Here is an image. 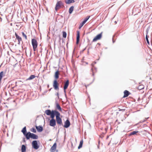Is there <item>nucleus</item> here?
<instances>
[{"label":"nucleus","instance_id":"4","mask_svg":"<svg viewBox=\"0 0 152 152\" xmlns=\"http://www.w3.org/2000/svg\"><path fill=\"white\" fill-rule=\"evenodd\" d=\"M64 7V4L61 1H58L56 3L55 7V10L57 11L58 10L61 8V7Z\"/></svg>","mask_w":152,"mask_h":152},{"label":"nucleus","instance_id":"57","mask_svg":"<svg viewBox=\"0 0 152 152\" xmlns=\"http://www.w3.org/2000/svg\"><path fill=\"white\" fill-rule=\"evenodd\" d=\"M52 89V88H50L49 89V91H50L51 90V89Z\"/></svg>","mask_w":152,"mask_h":152},{"label":"nucleus","instance_id":"49","mask_svg":"<svg viewBox=\"0 0 152 152\" xmlns=\"http://www.w3.org/2000/svg\"><path fill=\"white\" fill-rule=\"evenodd\" d=\"M49 84H48L47 85V87H48V88H49Z\"/></svg>","mask_w":152,"mask_h":152},{"label":"nucleus","instance_id":"63","mask_svg":"<svg viewBox=\"0 0 152 152\" xmlns=\"http://www.w3.org/2000/svg\"><path fill=\"white\" fill-rule=\"evenodd\" d=\"M65 96L66 97V95H65Z\"/></svg>","mask_w":152,"mask_h":152},{"label":"nucleus","instance_id":"24","mask_svg":"<svg viewBox=\"0 0 152 152\" xmlns=\"http://www.w3.org/2000/svg\"><path fill=\"white\" fill-rule=\"evenodd\" d=\"M15 36L16 37V39H17L18 41H22V38L20 37L17 33L15 32Z\"/></svg>","mask_w":152,"mask_h":152},{"label":"nucleus","instance_id":"7","mask_svg":"<svg viewBox=\"0 0 152 152\" xmlns=\"http://www.w3.org/2000/svg\"><path fill=\"white\" fill-rule=\"evenodd\" d=\"M102 32H101L100 34H97L93 39L92 42H95L97 40L100 39L102 37Z\"/></svg>","mask_w":152,"mask_h":152},{"label":"nucleus","instance_id":"52","mask_svg":"<svg viewBox=\"0 0 152 152\" xmlns=\"http://www.w3.org/2000/svg\"><path fill=\"white\" fill-rule=\"evenodd\" d=\"M108 138H109V136H107L106 137V139H107Z\"/></svg>","mask_w":152,"mask_h":152},{"label":"nucleus","instance_id":"59","mask_svg":"<svg viewBox=\"0 0 152 152\" xmlns=\"http://www.w3.org/2000/svg\"><path fill=\"white\" fill-rule=\"evenodd\" d=\"M89 50V48H88V53H89V51H88Z\"/></svg>","mask_w":152,"mask_h":152},{"label":"nucleus","instance_id":"29","mask_svg":"<svg viewBox=\"0 0 152 152\" xmlns=\"http://www.w3.org/2000/svg\"><path fill=\"white\" fill-rule=\"evenodd\" d=\"M36 77L34 75H31L27 79V80H30L34 79Z\"/></svg>","mask_w":152,"mask_h":152},{"label":"nucleus","instance_id":"2","mask_svg":"<svg viewBox=\"0 0 152 152\" xmlns=\"http://www.w3.org/2000/svg\"><path fill=\"white\" fill-rule=\"evenodd\" d=\"M60 113L56 110H52V113L50 115L51 118V119L56 120L54 119L55 117L56 116V118Z\"/></svg>","mask_w":152,"mask_h":152},{"label":"nucleus","instance_id":"9","mask_svg":"<svg viewBox=\"0 0 152 152\" xmlns=\"http://www.w3.org/2000/svg\"><path fill=\"white\" fill-rule=\"evenodd\" d=\"M70 125V121L68 119H67L64 122V124L63 126L66 128L69 127Z\"/></svg>","mask_w":152,"mask_h":152},{"label":"nucleus","instance_id":"22","mask_svg":"<svg viewBox=\"0 0 152 152\" xmlns=\"http://www.w3.org/2000/svg\"><path fill=\"white\" fill-rule=\"evenodd\" d=\"M56 109H58L59 111H61L62 110V109L59 103L56 102Z\"/></svg>","mask_w":152,"mask_h":152},{"label":"nucleus","instance_id":"56","mask_svg":"<svg viewBox=\"0 0 152 152\" xmlns=\"http://www.w3.org/2000/svg\"><path fill=\"white\" fill-rule=\"evenodd\" d=\"M94 68L96 70V69H97L96 68L94 67Z\"/></svg>","mask_w":152,"mask_h":152},{"label":"nucleus","instance_id":"23","mask_svg":"<svg viewBox=\"0 0 152 152\" xmlns=\"http://www.w3.org/2000/svg\"><path fill=\"white\" fill-rule=\"evenodd\" d=\"M21 132L23 133V135L27 132L26 130V126H24L23 128V129H22L21 131Z\"/></svg>","mask_w":152,"mask_h":152},{"label":"nucleus","instance_id":"61","mask_svg":"<svg viewBox=\"0 0 152 152\" xmlns=\"http://www.w3.org/2000/svg\"><path fill=\"white\" fill-rule=\"evenodd\" d=\"M64 42V40H63V38H62V42L63 43Z\"/></svg>","mask_w":152,"mask_h":152},{"label":"nucleus","instance_id":"32","mask_svg":"<svg viewBox=\"0 0 152 152\" xmlns=\"http://www.w3.org/2000/svg\"><path fill=\"white\" fill-rule=\"evenodd\" d=\"M90 16H87L86 18H85L83 20L86 22L87 21V20H88L89 18H90Z\"/></svg>","mask_w":152,"mask_h":152},{"label":"nucleus","instance_id":"48","mask_svg":"<svg viewBox=\"0 0 152 152\" xmlns=\"http://www.w3.org/2000/svg\"><path fill=\"white\" fill-rule=\"evenodd\" d=\"M98 144H99H99H100V140H99V141H98Z\"/></svg>","mask_w":152,"mask_h":152},{"label":"nucleus","instance_id":"35","mask_svg":"<svg viewBox=\"0 0 152 152\" xmlns=\"http://www.w3.org/2000/svg\"><path fill=\"white\" fill-rule=\"evenodd\" d=\"M150 26H148L146 28V35H148V31H149V30H150Z\"/></svg>","mask_w":152,"mask_h":152},{"label":"nucleus","instance_id":"51","mask_svg":"<svg viewBox=\"0 0 152 152\" xmlns=\"http://www.w3.org/2000/svg\"><path fill=\"white\" fill-rule=\"evenodd\" d=\"M140 100V97H139L138 98V99H137V101H139Z\"/></svg>","mask_w":152,"mask_h":152},{"label":"nucleus","instance_id":"33","mask_svg":"<svg viewBox=\"0 0 152 152\" xmlns=\"http://www.w3.org/2000/svg\"><path fill=\"white\" fill-rule=\"evenodd\" d=\"M22 34L23 37H24L26 39H27V37L26 35L23 32H22Z\"/></svg>","mask_w":152,"mask_h":152},{"label":"nucleus","instance_id":"13","mask_svg":"<svg viewBox=\"0 0 152 152\" xmlns=\"http://www.w3.org/2000/svg\"><path fill=\"white\" fill-rule=\"evenodd\" d=\"M31 133L29 132L24 134L27 140H29L31 137Z\"/></svg>","mask_w":152,"mask_h":152},{"label":"nucleus","instance_id":"44","mask_svg":"<svg viewBox=\"0 0 152 152\" xmlns=\"http://www.w3.org/2000/svg\"><path fill=\"white\" fill-rule=\"evenodd\" d=\"M64 89V93L65 95H66V89Z\"/></svg>","mask_w":152,"mask_h":152},{"label":"nucleus","instance_id":"53","mask_svg":"<svg viewBox=\"0 0 152 152\" xmlns=\"http://www.w3.org/2000/svg\"><path fill=\"white\" fill-rule=\"evenodd\" d=\"M97 45H100L101 44H100V43H97Z\"/></svg>","mask_w":152,"mask_h":152},{"label":"nucleus","instance_id":"62","mask_svg":"<svg viewBox=\"0 0 152 152\" xmlns=\"http://www.w3.org/2000/svg\"><path fill=\"white\" fill-rule=\"evenodd\" d=\"M117 21H115V23H117Z\"/></svg>","mask_w":152,"mask_h":152},{"label":"nucleus","instance_id":"17","mask_svg":"<svg viewBox=\"0 0 152 152\" xmlns=\"http://www.w3.org/2000/svg\"><path fill=\"white\" fill-rule=\"evenodd\" d=\"M130 94V92L129 91L126 90H125L124 91V96L123 97H127Z\"/></svg>","mask_w":152,"mask_h":152},{"label":"nucleus","instance_id":"47","mask_svg":"<svg viewBox=\"0 0 152 152\" xmlns=\"http://www.w3.org/2000/svg\"><path fill=\"white\" fill-rule=\"evenodd\" d=\"M21 41H18V44L19 45L20 44V42Z\"/></svg>","mask_w":152,"mask_h":152},{"label":"nucleus","instance_id":"38","mask_svg":"<svg viewBox=\"0 0 152 152\" xmlns=\"http://www.w3.org/2000/svg\"><path fill=\"white\" fill-rule=\"evenodd\" d=\"M86 47L84 49H83L82 50L80 51V53H83L86 50Z\"/></svg>","mask_w":152,"mask_h":152},{"label":"nucleus","instance_id":"8","mask_svg":"<svg viewBox=\"0 0 152 152\" xmlns=\"http://www.w3.org/2000/svg\"><path fill=\"white\" fill-rule=\"evenodd\" d=\"M49 125L50 126L54 127L56 125V120L50 119L49 121Z\"/></svg>","mask_w":152,"mask_h":152},{"label":"nucleus","instance_id":"39","mask_svg":"<svg viewBox=\"0 0 152 152\" xmlns=\"http://www.w3.org/2000/svg\"><path fill=\"white\" fill-rule=\"evenodd\" d=\"M23 142H26V140H25V137H23Z\"/></svg>","mask_w":152,"mask_h":152},{"label":"nucleus","instance_id":"16","mask_svg":"<svg viewBox=\"0 0 152 152\" xmlns=\"http://www.w3.org/2000/svg\"><path fill=\"white\" fill-rule=\"evenodd\" d=\"M38 137L37 135L33 133H31V138L34 139V140H36L38 139Z\"/></svg>","mask_w":152,"mask_h":152},{"label":"nucleus","instance_id":"40","mask_svg":"<svg viewBox=\"0 0 152 152\" xmlns=\"http://www.w3.org/2000/svg\"><path fill=\"white\" fill-rule=\"evenodd\" d=\"M55 95H56L57 96H58V99H59V94H58V92L56 93V94H55Z\"/></svg>","mask_w":152,"mask_h":152},{"label":"nucleus","instance_id":"42","mask_svg":"<svg viewBox=\"0 0 152 152\" xmlns=\"http://www.w3.org/2000/svg\"><path fill=\"white\" fill-rule=\"evenodd\" d=\"M59 42H60L61 40V38L60 37V36H59Z\"/></svg>","mask_w":152,"mask_h":152},{"label":"nucleus","instance_id":"36","mask_svg":"<svg viewBox=\"0 0 152 152\" xmlns=\"http://www.w3.org/2000/svg\"><path fill=\"white\" fill-rule=\"evenodd\" d=\"M144 88V86L143 85H140L138 87V89L140 90Z\"/></svg>","mask_w":152,"mask_h":152},{"label":"nucleus","instance_id":"28","mask_svg":"<svg viewBox=\"0 0 152 152\" xmlns=\"http://www.w3.org/2000/svg\"><path fill=\"white\" fill-rule=\"evenodd\" d=\"M86 23V22L83 20V21L80 23L79 26V29H80Z\"/></svg>","mask_w":152,"mask_h":152},{"label":"nucleus","instance_id":"14","mask_svg":"<svg viewBox=\"0 0 152 152\" xmlns=\"http://www.w3.org/2000/svg\"><path fill=\"white\" fill-rule=\"evenodd\" d=\"M69 85V80L67 79L65 82L64 84L63 89H66Z\"/></svg>","mask_w":152,"mask_h":152},{"label":"nucleus","instance_id":"45","mask_svg":"<svg viewBox=\"0 0 152 152\" xmlns=\"http://www.w3.org/2000/svg\"><path fill=\"white\" fill-rule=\"evenodd\" d=\"M46 119H48V121H50V119L49 117H46Z\"/></svg>","mask_w":152,"mask_h":152},{"label":"nucleus","instance_id":"27","mask_svg":"<svg viewBox=\"0 0 152 152\" xmlns=\"http://www.w3.org/2000/svg\"><path fill=\"white\" fill-rule=\"evenodd\" d=\"M83 140H80V144H79L78 146V149H80L82 147L83 145Z\"/></svg>","mask_w":152,"mask_h":152},{"label":"nucleus","instance_id":"46","mask_svg":"<svg viewBox=\"0 0 152 152\" xmlns=\"http://www.w3.org/2000/svg\"><path fill=\"white\" fill-rule=\"evenodd\" d=\"M75 48L73 51V52H72V53L73 54L75 52Z\"/></svg>","mask_w":152,"mask_h":152},{"label":"nucleus","instance_id":"20","mask_svg":"<svg viewBox=\"0 0 152 152\" xmlns=\"http://www.w3.org/2000/svg\"><path fill=\"white\" fill-rule=\"evenodd\" d=\"M139 131H133L129 133V136H130L132 135H137V133Z\"/></svg>","mask_w":152,"mask_h":152},{"label":"nucleus","instance_id":"50","mask_svg":"<svg viewBox=\"0 0 152 152\" xmlns=\"http://www.w3.org/2000/svg\"><path fill=\"white\" fill-rule=\"evenodd\" d=\"M105 131H107V128H105Z\"/></svg>","mask_w":152,"mask_h":152},{"label":"nucleus","instance_id":"25","mask_svg":"<svg viewBox=\"0 0 152 152\" xmlns=\"http://www.w3.org/2000/svg\"><path fill=\"white\" fill-rule=\"evenodd\" d=\"M4 72L3 71H1L0 72V83L1 82L3 77L4 76Z\"/></svg>","mask_w":152,"mask_h":152},{"label":"nucleus","instance_id":"19","mask_svg":"<svg viewBox=\"0 0 152 152\" xmlns=\"http://www.w3.org/2000/svg\"><path fill=\"white\" fill-rule=\"evenodd\" d=\"M74 0H65V2L66 4H69L75 2Z\"/></svg>","mask_w":152,"mask_h":152},{"label":"nucleus","instance_id":"12","mask_svg":"<svg viewBox=\"0 0 152 152\" xmlns=\"http://www.w3.org/2000/svg\"><path fill=\"white\" fill-rule=\"evenodd\" d=\"M36 129L38 132H42L43 130V127L42 126H35Z\"/></svg>","mask_w":152,"mask_h":152},{"label":"nucleus","instance_id":"1","mask_svg":"<svg viewBox=\"0 0 152 152\" xmlns=\"http://www.w3.org/2000/svg\"><path fill=\"white\" fill-rule=\"evenodd\" d=\"M39 140H34L31 143L32 148L35 150L38 149L39 147Z\"/></svg>","mask_w":152,"mask_h":152},{"label":"nucleus","instance_id":"30","mask_svg":"<svg viewBox=\"0 0 152 152\" xmlns=\"http://www.w3.org/2000/svg\"><path fill=\"white\" fill-rule=\"evenodd\" d=\"M63 37L64 38H66L67 36L66 33L65 31H63Z\"/></svg>","mask_w":152,"mask_h":152},{"label":"nucleus","instance_id":"60","mask_svg":"<svg viewBox=\"0 0 152 152\" xmlns=\"http://www.w3.org/2000/svg\"><path fill=\"white\" fill-rule=\"evenodd\" d=\"M47 91H45L44 92V93H46V92H47Z\"/></svg>","mask_w":152,"mask_h":152},{"label":"nucleus","instance_id":"10","mask_svg":"<svg viewBox=\"0 0 152 152\" xmlns=\"http://www.w3.org/2000/svg\"><path fill=\"white\" fill-rule=\"evenodd\" d=\"M57 147L56 143L55 142L50 149V152H54L56 150Z\"/></svg>","mask_w":152,"mask_h":152},{"label":"nucleus","instance_id":"41","mask_svg":"<svg viewBox=\"0 0 152 152\" xmlns=\"http://www.w3.org/2000/svg\"><path fill=\"white\" fill-rule=\"evenodd\" d=\"M91 70L92 71V75L93 76H94V74L93 72V69L92 68L91 69Z\"/></svg>","mask_w":152,"mask_h":152},{"label":"nucleus","instance_id":"15","mask_svg":"<svg viewBox=\"0 0 152 152\" xmlns=\"http://www.w3.org/2000/svg\"><path fill=\"white\" fill-rule=\"evenodd\" d=\"M59 71L58 70L56 71L55 73V74L54 75V77L55 78V80L58 79L59 77Z\"/></svg>","mask_w":152,"mask_h":152},{"label":"nucleus","instance_id":"21","mask_svg":"<svg viewBox=\"0 0 152 152\" xmlns=\"http://www.w3.org/2000/svg\"><path fill=\"white\" fill-rule=\"evenodd\" d=\"M52 110H50L48 109L46 110L45 111V113L48 115L50 116L52 113Z\"/></svg>","mask_w":152,"mask_h":152},{"label":"nucleus","instance_id":"11","mask_svg":"<svg viewBox=\"0 0 152 152\" xmlns=\"http://www.w3.org/2000/svg\"><path fill=\"white\" fill-rule=\"evenodd\" d=\"M80 39V32L79 31H77V36H76V42L77 44H78L79 42Z\"/></svg>","mask_w":152,"mask_h":152},{"label":"nucleus","instance_id":"54","mask_svg":"<svg viewBox=\"0 0 152 152\" xmlns=\"http://www.w3.org/2000/svg\"><path fill=\"white\" fill-rule=\"evenodd\" d=\"M97 148L98 149L99 148V145H98L97 146Z\"/></svg>","mask_w":152,"mask_h":152},{"label":"nucleus","instance_id":"58","mask_svg":"<svg viewBox=\"0 0 152 152\" xmlns=\"http://www.w3.org/2000/svg\"><path fill=\"white\" fill-rule=\"evenodd\" d=\"M56 152H58V150H56Z\"/></svg>","mask_w":152,"mask_h":152},{"label":"nucleus","instance_id":"55","mask_svg":"<svg viewBox=\"0 0 152 152\" xmlns=\"http://www.w3.org/2000/svg\"><path fill=\"white\" fill-rule=\"evenodd\" d=\"M42 49H41V50H40V53H41V52H42Z\"/></svg>","mask_w":152,"mask_h":152},{"label":"nucleus","instance_id":"5","mask_svg":"<svg viewBox=\"0 0 152 152\" xmlns=\"http://www.w3.org/2000/svg\"><path fill=\"white\" fill-rule=\"evenodd\" d=\"M60 113L59 114V115L58 116H57L56 119V122L57 124L60 126H63V125L62 119L60 117Z\"/></svg>","mask_w":152,"mask_h":152},{"label":"nucleus","instance_id":"3","mask_svg":"<svg viewBox=\"0 0 152 152\" xmlns=\"http://www.w3.org/2000/svg\"><path fill=\"white\" fill-rule=\"evenodd\" d=\"M31 43L33 46V50H36V48L38 46V43L37 40L34 38L31 39Z\"/></svg>","mask_w":152,"mask_h":152},{"label":"nucleus","instance_id":"34","mask_svg":"<svg viewBox=\"0 0 152 152\" xmlns=\"http://www.w3.org/2000/svg\"><path fill=\"white\" fill-rule=\"evenodd\" d=\"M148 37H148V35H146V37H145L146 39L147 43L149 45L150 42H149L148 39Z\"/></svg>","mask_w":152,"mask_h":152},{"label":"nucleus","instance_id":"37","mask_svg":"<svg viewBox=\"0 0 152 152\" xmlns=\"http://www.w3.org/2000/svg\"><path fill=\"white\" fill-rule=\"evenodd\" d=\"M62 72V75L63 76H64V77H66V74L64 72Z\"/></svg>","mask_w":152,"mask_h":152},{"label":"nucleus","instance_id":"43","mask_svg":"<svg viewBox=\"0 0 152 152\" xmlns=\"http://www.w3.org/2000/svg\"><path fill=\"white\" fill-rule=\"evenodd\" d=\"M114 36H115L114 35V36H113V38H112L113 42V43H114L115 42V40H114L113 39V37H114Z\"/></svg>","mask_w":152,"mask_h":152},{"label":"nucleus","instance_id":"26","mask_svg":"<svg viewBox=\"0 0 152 152\" xmlns=\"http://www.w3.org/2000/svg\"><path fill=\"white\" fill-rule=\"evenodd\" d=\"M74 6H72L69 8V12L70 14H71L72 13L73 11L74 10Z\"/></svg>","mask_w":152,"mask_h":152},{"label":"nucleus","instance_id":"64","mask_svg":"<svg viewBox=\"0 0 152 152\" xmlns=\"http://www.w3.org/2000/svg\"><path fill=\"white\" fill-rule=\"evenodd\" d=\"M0 19H2L1 18V17H0Z\"/></svg>","mask_w":152,"mask_h":152},{"label":"nucleus","instance_id":"31","mask_svg":"<svg viewBox=\"0 0 152 152\" xmlns=\"http://www.w3.org/2000/svg\"><path fill=\"white\" fill-rule=\"evenodd\" d=\"M30 131L31 132H32L34 133H36L37 132V131H36V129L34 128V127H33L32 128H31V129H30Z\"/></svg>","mask_w":152,"mask_h":152},{"label":"nucleus","instance_id":"6","mask_svg":"<svg viewBox=\"0 0 152 152\" xmlns=\"http://www.w3.org/2000/svg\"><path fill=\"white\" fill-rule=\"evenodd\" d=\"M59 84L57 80H54L53 83V86L54 89L58 91L59 89Z\"/></svg>","mask_w":152,"mask_h":152},{"label":"nucleus","instance_id":"18","mask_svg":"<svg viewBox=\"0 0 152 152\" xmlns=\"http://www.w3.org/2000/svg\"><path fill=\"white\" fill-rule=\"evenodd\" d=\"M27 147L26 145H23L21 146V152H26Z\"/></svg>","mask_w":152,"mask_h":152}]
</instances>
